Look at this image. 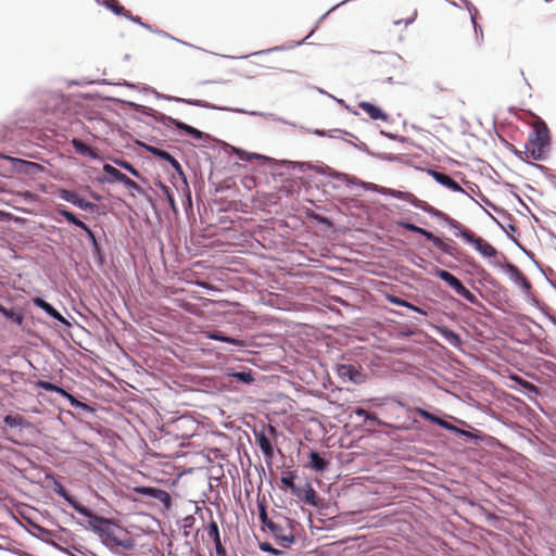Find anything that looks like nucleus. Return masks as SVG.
<instances>
[{
	"mask_svg": "<svg viewBox=\"0 0 556 556\" xmlns=\"http://www.w3.org/2000/svg\"><path fill=\"white\" fill-rule=\"evenodd\" d=\"M551 150L549 130L546 124L538 118L533 123V130L529 135V141L526 146V155L535 161H543L547 157Z\"/></svg>",
	"mask_w": 556,
	"mask_h": 556,
	"instance_id": "obj_1",
	"label": "nucleus"
},
{
	"mask_svg": "<svg viewBox=\"0 0 556 556\" xmlns=\"http://www.w3.org/2000/svg\"><path fill=\"white\" fill-rule=\"evenodd\" d=\"M94 519L102 525L101 527L94 526V529L99 531L108 547L118 546L124 549H131L134 547V541L123 528L103 517L94 516Z\"/></svg>",
	"mask_w": 556,
	"mask_h": 556,
	"instance_id": "obj_2",
	"label": "nucleus"
},
{
	"mask_svg": "<svg viewBox=\"0 0 556 556\" xmlns=\"http://www.w3.org/2000/svg\"><path fill=\"white\" fill-rule=\"evenodd\" d=\"M434 275L445 281L458 295L471 304L478 303V298L469 291L462 281L447 270L435 268Z\"/></svg>",
	"mask_w": 556,
	"mask_h": 556,
	"instance_id": "obj_3",
	"label": "nucleus"
},
{
	"mask_svg": "<svg viewBox=\"0 0 556 556\" xmlns=\"http://www.w3.org/2000/svg\"><path fill=\"white\" fill-rule=\"evenodd\" d=\"M396 224L406 230L420 233L427 240L431 241L432 244L441 252L448 255H454L453 248L448 243L444 242L440 237L434 236L432 232L404 220H399Z\"/></svg>",
	"mask_w": 556,
	"mask_h": 556,
	"instance_id": "obj_4",
	"label": "nucleus"
},
{
	"mask_svg": "<svg viewBox=\"0 0 556 556\" xmlns=\"http://www.w3.org/2000/svg\"><path fill=\"white\" fill-rule=\"evenodd\" d=\"M460 237L469 244L473 245L475 249L484 257L491 258L496 256L497 250L481 237H478L475 232L469 229H462Z\"/></svg>",
	"mask_w": 556,
	"mask_h": 556,
	"instance_id": "obj_5",
	"label": "nucleus"
},
{
	"mask_svg": "<svg viewBox=\"0 0 556 556\" xmlns=\"http://www.w3.org/2000/svg\"><path fill=\"white\" fill-rule=\"evenodd\" d=\"M254 433L256 443L258 444L265 458L271 459L274 457V447L271 444V439H276L278 434L277 429L274 426L268 425L266 427H263L261 431H255Z\"/></svg>",
	"mask_w": 556,
	"mask_h": 556,
	"instance_id": "obj_6",
	"label": "nucleus"
},
{
	"mask_svg": "<svg viewBox=\"0 0 556 556\" xmlns=\"http://www.w3.org/2000/svg\"><path fill=\"white\" fill-rule=\"evenodd\" d=\"M265 530L273 534L282 546H288L294 541L292 531L289 528V520L286 518L269 522V526Z\"/></svg>",
	"mask_w": 556,
	"mask_h": 556,
	"instance_id": "obj_7",
	"label": "nucleus"
},
{
	"mask_svg": "<svg viewBox=\"0 0 556 556\" xmlns=\"http://www.w3.org/2000/svg\"><path fill=\"white\" fill-rule=\"evenodd\" d=\"M35 384H36V387H38L40 389H43L49 392H55V393L62 395L63 397H65L70 401V403L73 407H81V408L88 407L87 404L78 401L76 397H74L72 394H70L66 390H64L63 388H61L54 383H51V382H48L45 380H38L35 382Z\"/></svg>",
	"mask_w": 556,
	"mask_h": 556,
	"instance_id": "obj_8",
	"label": "nucleus"
},
{
	"mask_svg": "<svg viewBox=\"0 0 556 556\" xmlns=\"http://www.w3.org/2000/svg\"><path fill=\"white\" fill-rule=\"evenodd\" d=\"M56 213L60 214L61 216H63L67 222L74 224L75 226L79 227L80 229H83L86 235H87V238L89 239V241L91 242V244L97 249L98 248V241H97V238L93 233V231L84 223L81 222L80 219H78L74 213L67 211L65 207H61L59 206L56 208Z\"/></svg>",
	"mask_w": 556,
	"mask_h": 556,
	"instance_id": "obj_9",
	"label": "nucleus"
},
{
	"mask_svg": "<svg viewBox=\"0 0 556 556\" xmlns=\"http://www.w3.org/2000/svg\"><path fill=\"white\" fill-rule=\"evenodd\" d=\"M336 372L338 377L346 382L359 383L363 381V372L358 367L350 364H340L336 368Z\"/></svg>",
	"mask_w": 556,
	"mask_h": 556,
	"instance_id": "obj_10",
	"label": "nucleus"
},
{
	"mask_svg": "<svg viewBox=\"0 0 556 556\" xmlns=\"http://www.w3.org/2000/svg\"><path fill=\"white\" fill-rule=\"evenodd\" d=\"M134 491L138 494L153 497L161 503L164 504L166 508L170 506V496L169 494L161 489L152 488V486H136Z\"/></svg>",
	"mask_w": 556,
	"mask_h": 556,
	"instance_id": "obj_11",
	"label": "nucleus"
},
{
	"mask_svg": "<svg viewBox=\"0 0 556 556\" xmlns=\"http://www.w3.org/2000/svg\"><path fill=\"white\" fill-rule=\"evenodd\" d=\"M59 195L61 199L76 205L77 207L86 211H92L94 208V204L85 200L84 198H80L76 192L61 189L59 191Z\"/></svg>",
	"mask_w": 556,
	"mask_h": 556,
	"instance_id": "obj_12",
	"label": "nucleus"
},
{
	"mask_svg": "<svg viewBox=\"0 0 556 556\" xmlns=\"http://www.w3.org/2000/svg\"><path fill=\"white\" fill-rule=\"evenodd\" d=\"M429 174L433 177V179L439 182L440 185L451 189L455 192H462L466 193V191L462 188V186L456 182L454 179H452L448 175L437 172V170H429Z\"/></svg>",
	"mask_w": 556,
	"mask_h": 556,
	"instance_id": "obj_13",
	"label": "nucleus"
},
{
	"mask_svg": "<svg viewBox=\"0 0 556 556\" xmlns=\"http://www.w3.org/2000/svg\"><path fill=\"white\" fill-rule=\"evenodd\" d=\"M207 536L213 540L218 556H226V548L223 546L219 535V529L217 522L212 519L207 526Z\"/></svg>",
	"mask_w": 556,
	"mask_h": 556,
	"instance_id": "obj_14",
	"label": "nucleus"
},
{
	"mask_svg": "<svg viewBox=\"0 0 556 556\" xmlns=\"http://www.w3.org/2000/svg\"><path fill=\"white\" fill-rule=\"evenodd\" d=\"M144 148L147 149V151L151 152L153 155L167 161L177 173H180V174L182 173L180 163L174 156H172L168 152H166L162 149H159L156 147H152V146H144Z\"/></svg>",
	"mask_w": 556,
	"mask_h": 556,
	"instance_id": "obj_15",
	"label": "nucleus"
},
{
	"mask_svg": "<svg viewBox=\"0 0 556 556\" xmlns=\"http://www.w3.org/2000/svg\"><path fill=\"white\" fill-rule=\"evenodd\" d=\"M295 479H296V475L293 471L286 470L282 472L280 480H281L283 489H289L291 491L292 495H294L296 497H301L302 489L298 488L294 484Z\"/></svg>",
	"mask_w": 556,
	"mask_h": 556,
	"instance_id": "obj_16",
	"label": "nucleus"
},
{
	"mask_svg": "<svg viewBox=\"0 0 556 556\" xmlns=\"http://www.w3.org/2000/svg\"><path fill=\"white\" fill-rule=\"evenodd\" d=\"M58 494L61 495L65 501H67L78 514H80L85 517L93 516L92 513L90 511V509L78 504L71 495H68V493L62 485H59Z\"/></svg>",
	"mask_w": 556,
	"mask_h": 556,
	"instance_id": "obj_17",
	"label": "nucleus"
},
{
	"mask_svg": "<svg viewBox=\"0 0 556 556\" xmlns=\"http://www.w3.org/2000/svg\"><path fill=\"white\" fill-rule=\"evenodd\" d=\"M103 4L114 12L116 15H122L134 22H139L140 17H132L131 13L126 10L117 0H103Z\"/></svg>",
	"mask_w": 556,
	"mask_h": 556,
	"instance_id": "obj_18",
	"label": "nucleus"
},
{
	"mask_svg": "<svg viewBox=\"0 0 556 556\" xmlns=\"http://www.w3.org/2000/svg\"><path fill=\"white\" fill-rule=\"evenodd\" d=\"M205 337L207 339L230 343V344H233V345H237V346H240V348H243L245 345L242 340L236 339V338H231V337H227V336H225L220 331H207V332H205Z\"/></svg>",
	"mask_w": 556,
	"mask_h": 556,
	"instance_id": "obj_19",
	"label": "nucleus"
},
{
	"mask_svg": "<svg viewBox=\"0 0 556 556\" xmlns=\"http://www.w3.org/2000/svg\"><path fill=\"white\" fill-rule=\"evenodd\" d=\"M34 303L36 304V306H38L41 309H43L52 318H54V319H56V320H59L61 323H65V318L51 304L46 302L43 299L36 298L34 300Z\"/></svg>",
	"mask_w": 556,
	"mask_h": 556,
	"instance_id": "obj_20",
	"label": "nucleus"
},
{
	"mask_svg": "<svg viewBox=\"0 0 556 556\" xmlns=\"http://www.w3.org/2000/svg\"><path fill=\"white\" fill-rule=\"evenodd\" d=\"M72 146L74 147L75 151L80 155L89 156L91 159L98 157V152L79 139L74 138L72 140Z\"/></svg>",
	"mask_w": 556,
	"mask_h": 556,
	"instance_id": "obj_21",
	"label": "nucleus"
},
{
	"mask_svg": "<svg viewBox=\"0 0 556 556\" xmlns=\"http://www.w3.org/2000/svg\"><path fill=\"white\" fill-rule=\"evenodd\" d=\"M329 466V462L323 458L317 452L309 453V467L317 472H324Z\"/></svg>",
	"mask_w": 556,
	"mask_h": 556,
	"instance_id": "obj_22",
	"label": "nucleus"
},
{
	"mask_svg": "<svg viewBox=\"0 0 556 556\" xmlns=\"http://www.w3.org/2000/svg\"><path fill=\"white\" fill-rule=\"evenodd\" d=\"M416 15L417 13L415 10H408L404 14H397L394 12L392 14V22L396 26L403 25L404 27H406L407 25L415 21Z\"/></svg>",
	"mask_w": 556,
	"mask_h": 556,
	"instance_id": "obj_23",
	"label": "nucleus"
},
{
	"mask_svg": "<svg viewBox=\"0 0 556 556\" xmlns=\"http://www.w3.org/2000/svg\"><path fill=\"white\" fill-rule=\"evenodd\" d=\"M169 123L172 125H174L176 128L184 130L185 132H187L188 135L192 136L195 139L202 138V135H203L202 131H200L199 129H197L190 125H187V124H185L178 119L172 118V117H169Z\"/></svg>",
	"mask_w": 556,
	"mask_h": 556,
	"instance_id": "obj_24",
	"label": "nucleus"
},
{
	"mask_svg": "<svg viewBox=\"0 0 556 556\" xmlns=\"http://www.w3.org/2000/svg\"><path fill=\"white\" fill-rule=\"evenodd\" d=\"M103 170H104L105 174L109 175V177L105 178V179H101L100 181H102V182H104V181H106L109 184L119 182V180L125 175L121 170H118L117 168H115L114 166H112L110 164H104L103 165Z\"/></svg>",
	"mask_w": 556,
	"mask_h": 556,
	"instance_id": "obj_25",
	"label": "nucleus"
},
{
	"mask_svg": "<svg viewBox=\"0 0 556 556\" xmlns=\"http://www.w3.org/2000/svg\"><path fill=\"white\" fill-rule=\"evenodd\" d=\"M302 501H304L306 504H309L312 506H317V493L313 489L311 484H306L305 489H302V496L300 497Z\"/></svg>",
	"mask_w": 556,
	"mask_h": 556,
	"instance_id": "obj_26",
	"label": "nucleus"
},
{
	"mask_svg": "<svg viewBox=\"0 0 556 556\" xmlns=\"http://www.w3.org/2000/svg\"><path fill=\"white\" fill-rule=\"evenodd\" d=\"M257 507L260 520L262 522V528L263 530H265L269 526V522H273L275 519H271L267 516L265 498H263L262 501H257Z\"/></svg>",
	"mask_w": 556,
	"mask_h": 556,
	"instance_id": "obj_27",
	"label": "nucleus"
},
{
	"mask_svg": "<svg viewBox=\"0 0 556 556\" xmlns=\"http://www.w3.org/2000/svg\"><path fill=\"white\" fill-rule=\"evenodd\" d=\"M439 331L451 345L459 346L462 344L460 337L456 332L447 328H440Z\"/></svg>",
	"mask_w": 556,
	"mask_h": 556,
	"instance_id": "obj_28",
	"label": "nucleus"
},
{
	"mask_svg": "<svg viewBox=\"0 0 556 556\" xmlns=\"http://www.w3.org/2000/svg\"><path fill=\"white\" fill-rule=\"evenodd\" d=\"M358 106L372 119H378L382 117L381 110L369 102H361Z\"/></svg>",
	"mask_w": 556,
	"mask_h": 556,
	"instance_id": "obj_29",
	"label": "nucleus"
},
{
	"mask_svg": "<svg viewBox=\"0 0 556 556\" xmlns=\"http://www.w3.org/2000/svg\"><path fill=\"white\" fill-rule=\"evenodd\" d=\"M26 422L22 415H8L4 417V424L11 428L24 426Z\"/></svg>",
	"mask_w": 556,
	"mask_h": 556,
	"instance_id": "obj_30",
	"label": "nucleus"
},
{
	"mask_svg": "<svg viewBox=\"0 0 556 556\" xmlns=\"http://www.w3.org/2000/svg\"><path fill=\"white\" fill-rule=\"evenodd\" d=\"M387 300L390 301L391 303H395V304L405 306V307H407V308H409L412 311L418 312V313H420L422 315H427L426 311H424V309H421V308H419L417 306H414V305L407 303L406 301L400 300V299H397V298H395L393 295H388Z\"/></svg>",
	"mask_w": 556,
	"mask_h": 556,
	"instance_id": "obj_31",
	"label": "nucleus"
},
{
	"mask_svg": "<svg viewBox=\"0 0 556 556\" xmlns=\"http://www.w3.org/2000/svg\"><path fill=\"white\" fill-rule=\"evenodd\" d=\"M116 164L122 168L126 169L127 172H129L135 177H140V173L127 161H116Z\"/></svg>",
	"mask_w": 556,
	"mask_h": 556,
	"instance_id": "obj_32",
	"label": "nucleus"
},
{
	"mask_svg": "<svg viewBox=\"0 0 556 556\" xmlns=\"http://www.w3.org/2000/svg\"><path fill=\"white\" fill-rule=\"evenodd\" d=\"M119 182L123 184L127 189L140 190L139 185L135 180L127 177L126 175L123 176Z\"/></svg>",
	"mask_w": 556,
	"mask_h": 556,
	"instance_id": "obj_33",
	"label": "nucleus"
},
{
	"mask_svg": "<svg viewBox=\"0 0 556 556\" xmlns=\"http://www.w3.org/2000/svg\"><path fill=\"white\" fill-rule=\"evenodd\" d=\"M417 412L425 419H427V420H429L431 422H434V424L439 422V418L440 417H438V416H435V415H433V414H431V413H429V412H427V410H425L422 408H418Z\"/></svg>",
	"mask_w": 556,
	"mask_h": 556,
	"instance_id": "obj_34",
	"label": "nucleus"
},
{
	"mask_svg": "<svg viewBox=\"0 0 556 556\" xmlns=\"http://www.w3.org/2000/svg\"><path fill=\"white\" fill-rule=\"evenodd\" d=\"M417 412L425 419H427V420H429L431 422H434V424L439 422V418L440 417H438V416H435V415H433V414H431V413H429V412H427V410H425L422 408H418Z\"/></svg>",
	"mask_w": 556,
	"mask_h": 556,
	"instance_id": "obj_35",
	"label": "nucleus"
},
{
	"mask_svg": "<svg viewBox=\"0 0 556 556\" xmlns=\"http://www.w3.org/2000/svg\"><path fill=\"white\" fill-rule=\"evenodd\" d=\"M514 268V271L516 273V276H517V279L518 281L521 282V285L526 288V289H529L531 287L529 280L527 279V277L516 267H513Z\"/></svg>",
	"mask_w": 556,
	"mask_h": 556,
	"instance_id": "obj_36",
	"label": "nucleus"
},
{
	"mask_svg": "<svg viewBox=\"0 0 556 556\" xmlns=\"http://www.w3.org/2000/svg\"><path fill=\"white\" fill-rule=\"evenodd\" d=\"M18 163H21L23 166L26 167V170H34V169H41V165L38 163L29 162V161H23V160H16Z\"/></svg>",
	"mask_w": 556,
	"mask_h": 556,
	"instance_id": "obj_37",
	"label": "nucleus"
},
{
	"mask_svg": "<svg viewBox=\"0 0 556 556\" xmlns=\"http://www.w3.org/2000/svg\"><path fill=\"white\" fill-rule=\"evenodd\" d=\"M437 425H439L440 427H442L446 430L459 431V429L457 427L453 426L452 424L447 422L446 420H444L442 418H439V422H437Z\"/></svg>",
	"mask_w": 556,
	"mask_h": 556,
	"instance_id": "obj_38",
	"label": "nucleus"
},
{
	"mask_svg": "<svg viewBox=\"0 0 556 556\" xmlns=\"http://www.w3.org/2000/svg\"><path fill=\"white\" fill-rule=\"evenodd\" d=\"M186 424H189L194 428V421L191 419H188V418H184V417L176 420V428L179 429V428L184 427Z\"/></svg>",
	"mask_w": 556,
	"mask_h": 556,
	"instance_id": "obj_39",
	"label": "nucleus"
},
{
	"mask_svg": "<svg viewBox=\"0 0 556 556\" xmlns=\"http://www.w3.org/2000/svg\"><path fill=\"white\" fill-rule=\"evenodd\" d=\"M477 15H478V11L475 10L473 13H470V16H471V22L473 24V28H475V31L478 33H482V29H481V26L477 23Z\"/></svg>",
	"mask_w": 556,
	"mask_h": 556,
	"instance_id": "obj_40",
	"label": "nucleus"
},
{
	"mask_svg": "<svg viewBox=\"0 0 556 556\" xmlns=\"http://www.w3.org/2000/svg\"><path fill=\"white\" fill-rule=\"evenodd\" d=\"M261 549L264 551V552H268V553H271V554H278L279 551H277L276 548H274L269 543H263L260 545Z\"/></svg>",
	"mask_w": 556,
	"mask_h": 556,
	"instance_id": "obj_41",
	"label": "nucleus"
},
{
	"mask_svg": "<svg viewBox=\"0 0 556 556\" xmlns=\"http://www.w3.org/2000/svg\"><path fill=\"white\" fill-rule=\"evenodd\" d=\"M238 379L244 381V382H251L252 381V377L250 374H245V372H238L235 375Z\"/></svg>",
	"mask_w": 556,
	"mask_h": 556,
	"instance_id": "obj_42",
	"label": "nucleus"
},
{
	"mask_svg": "<svg viewBox=\"0 0 556 556\" xmlns=\"http://www.w3.org/2000/svg\"><path fill=\"white\" fill-rule=\"evenodd\" d=\"M0 313H1L3 316L8 317V318H13V317H14V315H15V314H14V312H12L11 309L5 308V307H4V306H2V305H0Z\"/></svg>",
	"mask_w": 556,
	"mask_h": 556,
	"instance_id": "obj_43",
	"label": "nucleus"
},
{
	"mask_svg": "<svg viewBox=\"0 0 556 556\" xmlns=\"http://www.w3.org/2000/svg\"><path fill=\"white\" fill-rule=\"evenodd\" d=\"M451 226L454 228V229H457L459 232L456 235V236H459L460 237V233H462V229H467L465 226H463L460 223L456 222V220H453L451 223Z\"/></svg>",
	"mask_w": 556,
	"mask_h": 556,
	"instance_id": "obj_44",
	"label": "nucleus"
},
{
	"mask_svg": "<svg viewBox=\"0 0 556 556\" xmlns=\"http://www.w3.org/2000/svg\"><path fill=\"white\" fill-rule=\"evenodd\" d=\"M451 226L454 228V229H457L459 232L456 235V236H459L460 237V233H462V229H467L465 226H463L460 223L456 222V220H453L451 223Z\"/></svg>",
	"mask_w": 556,
	"mask_h": 556,
	"instance_id": "obj_45",
	"label": "nucleus"
},
{
	"mask_svg": "<svg viewBox=\"0 0 556 556\" xmlns=\"http://www.w3.org/2000/svg\"><path fill=\"white\" fill-rule=\"evenodd\" d=\"M354 413L359 417L370 418V415L363 408H356Z\"/></svg>",
	"mask_w": 556,
	"mask_h": 556,
	"instance_id": "obj_46",
	"label": "nucleus"
},
{
	"mask_svg": "<svg viewBox=\"0 0 556 556\" xmlns=\"http://www.w3.org/2000/svg\"><path fill=\"white\" fill-rule=\"evenodd\" d=\"M164 190L167 194V198H168V202L170 203L172 206L175 205V201H174V198L172 197V194H169V191H168V188L164 186Z\"/></svg>",
	"mask_w": 556,
	"mask_h": 556,
	"instance_id": "obj_47",
	"label": "nucleus"
},
{
	"mask_svg": "<svg viewBox=\"0 0 556 556\" xmlns=\"http://www.w3.org/2000/svg\"><path fill=\"white\" fill-rule=\"evenodd\" d=\"M188 103L195 104V105H200V106H202V105H203V104H202V102H201V101H199V100H198V101H188Z\"/></svg>",
	"mask_w": 556,
	"mask_h": 556,
	"instance_id": "obj_48",
	"label": "nucleus"
},
{
	"mask_svg": "<svg viewBox=\"0 0 556 556\" xmlns=\"http://www.w3.org/2000/svg\"><path fill=\"white\" fill-rule=\"evenodd\" d=\"M181 435L186 437V438L192 437L193 435V431L192 432H185Z\"/></svg>",
	"mask_w": 556,
	"mask_h": 556,
	"instance_id": "obj_49",
	"label": "nucleus"
},
{
	"mask_svg": "<svg viewBox=\"0 0 556 556\" xmlns=\"http://www.w3.org/2000/svg\"><path fill=\"white\" fill-rule=\"evenodd\" d=\"M384 405H387L388 407H393V406H395L394 402H387V403H384Z\"/></svg>",
	"mask_w": 556,
	"mask_h": 556,
	"instance_id": "obj_50",
	"label": "nucleus"
},
{
	"mask_svg": "<svg viewBox=\"0 0 556 556\" xmlns=\"http://www.w3.org/2000/svg\"><path fill=\"white\" fill-rule=\"evenodd\" d=\"M22 319H23V318H22V316H20V315H17V316H16V318H15V320H16L18 324H21V323H22Z\"/></svg>",
	"mask_w": 556,
	"mask_h": 556,
	"instance_id": "obj_51",
	"label": "nucleus"
}]
</instances>
